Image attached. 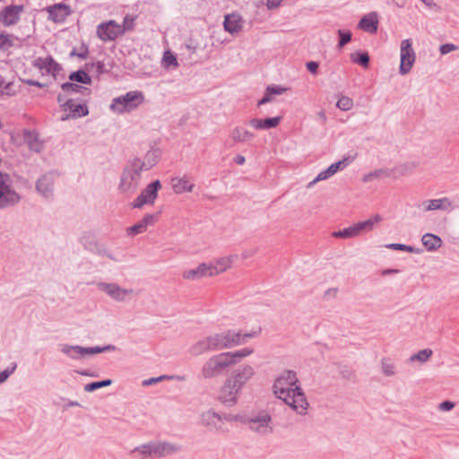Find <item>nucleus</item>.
<instances>
[{"label":"nucleus","mask_w":459,"mask_h":459,"mask_svg":"<svg viewBox=\"0 0 459 459\" xmlns=\"http://www.w3.org/2000/svg\"><path fill=\"white\" fill-rule=\"evenodd\" d=\"M273 394L298 413H306L308 403L294 372L284 371L276 378Z\"/></svg>","instance_id":"nucleus-1"},{"label":"nucleus","mask_w":459,"mask_h":459,"mask_svg":"<svg viewBox=\"0 0 459 459\" xmlns=\"http://www.w3.org/2000/svg\"><path fill=\"white\" fill-rule=\"evenodd\" d=\"M254 352V349L245 348L233 352H221L209 358L202 367V376L211 379L221 376L227 368L239 362Z\"/></svg>","instance_id":"nucleus-2"},{"label":"nucleus","mask_w":459,"mask_h":459,"mask_svg":"<svg viewBox=\"0 0 459 459\" xmlns=\"http://www.w3.org/2000/svg\"><path fill=\"white\" fill-rule=\"evenodd\" d=\"M251 334H242L235 331H228L221 333L212 334L206 339L200 341L195 347L194 352L200 354L209 351H217L243 344L246 339Z\"/></svg>","instance_id":"nucleus-3"},{"label":"nucleus","mask_w":459,"mask_h":459,"mask_svg":"<svg viewBox=\"0 0 459 459\" xmlns=\"http://www.w3.org/2000/svg\"><path fill=\"white\" fill-rule=\"evenodd\" d=\"M144 100L145 97L142 91H128L125 95L114 99L110 109L118 114L131 112L142 105Z\"/></svg>","instance_id":"nucleus-4"},{"label":"nucleus","mask_w":459,"mask_h":459,"mask_svg":"<svg viewBox=\"0 0 459 459\" xmlns=\"http://www.w3.org/2000/svg\"><path fill=\"white\" fill-rule=\"evenodd\" d=\"M143 170L132 160L123 170L118 189L123 193L134 192L138 187Z\"/></svg>","instance_id":"nucleus-5"},{"label":"nucleus","mask_w":459,"mask_h":459,"mask_svg":"<svg viewBox=\"0 0 459 459\" xmlns=\"http://www.w3.org/2000/svg\"><path fill=\"white\" fill-rule=\"evenodd\" d=\"M162 185L160 180L148 184L140 195L131 204L133 208L142 209L144 205H153L158 198V193Z\"/></svg>","instance_id":"nucleus-6"},{"label":"nucleus","mask_w":459,"mask_h":459,"mask_svg":"<svg viewBox=\"0 0 459 459\" xmlns=\"http://www.w3.org/2000/svg\"><path fill=\"white\" fill-rule=\"evenodd\" d=\"M178 449L177 446L169 443H149L137 447L135 451L144 456L162 457L178 451Z\"/></svg>","instance_id":"nucleus-7"},{"label":"nucleus","mask_w":459,"mask_h":459,"mask_svg":"<svg viewBox=\"0 0 459 459\" xmlns=\"http://www.w3.org/2000/svg\"><path fill=\"white\" fill-rule=\"evenodd\" d=\"M415 53L411 39H403L401 42V64L399 72L401 74H408L415 62Z\"/></svg>","instance_id":"nucleus-8"},{"label":"nucleus","mask_w":459,"mask_h":459,"mask_svg":"<svg viewBox=\"0 0 459 459\" xmlns=\"http://www.w3.org/2000/svg\"><path fill=\"white\" fill-rule=\"evenodd\" d=\"M19 200V195L10 187L8 176L0 173V208L14 204Z\"/></svg>","instance_id":"nucleus-9"},{"label":"nucleus","mask_w":459,"mask_h":459,"mask_svg":"<svg viewBox=\"0 0 459 459\" xmlns=\"http://www.w3.org/2000/svg\"><path fill=\"white\" fill-rule=\"evenodd\" d=\"M239 391L238 385L234 384L233 380L228 377L219 391L218 399L223 403L233 405L237 402Z\"/></svg>","instance_id":"nucleus-10"},{"label":"nucleus","mask_w":459,"mask_h":459,"mask_svg":"<svg viewBox=\"0 0 459 459\" xmlns=\"http://www.w3.org/2000/svg\"><path fill=\"white\" fill-rule=\"evenodd\" d=\"M123 34V29L120 24L115 21L102 22L97 27V36L103 41H110L116 39Z\"/></svg>","instance_id":"nucleus-11"},{"label":"nucleus","mask_w":459,"mask_h":459,"mask_svg":"<svg viewBox=\"0 0 459 459\" xmlns=\"http://www.w3.org/2000/svg\"><path fill=\"white\" fill-rule=\"evenodd\" d=\"M109 349V346L105 348H83L81 346H70L65 344L62 346L61 351L72 359H80L87 355L100 353Z\"/></svg>","instance_id":"nucleus-12"},{"label":"nucleus","mask_w":459,"mask_h":459,"mask_svg":"<svg viewBox=\"0 0 459 459\" xmlns=\"http://www.w3.org/2000/svg\"><path fill=\"white\" fill-rule=\"evenodd\" d=\"M160 212L147 213L134 225L129 227L127 234L135 236L145 232L149 227L153 226L159 220Z\"/></svg>","instance_id":"nucleus-13"},{"label":"nucleus","mask_w":459,"mask_h":459,"mask_svg":"<svg viewBox=\"0 0 459 459\" xmlns=\"http://www.w3.org/2000/svg\"><path fill=\"white\" fill-rule=\"evenodd\" d=\"M182 277L186 281H198L205 277H212L210 264L202 263L195 268L186 269L183 272Z\"/></svg>","instance_id":"nucleus-14"},{"label":"nucleus","mask_w":459,"mask_h":459,"mask_svg":"<svg viewBox=\"0 0 459 459\" xmlns=\"http://www.w3.org/2000/svg\"><path fill=\"white\" fill-rule=\"evenodd\" d=\"M48 19L58 23L63 22L71 13V9L65 4H56L48 6L47 9Z\"/></svg>","instance_id":"nucleus-15"},{"label":"nucleus","mask_w":459,"mask_h":459,"mask_svg":"<svg viewBox=\"0 0 459 459\" xmlns=\"http://www.w3.org/2000/svg\"><path fill=\"white\" fill-rule=\"evenodd\" d=\"M99 286L102 291L106 292L108 296L117 301L125 300L133 292L132 290L122 289L117 284L101 283Z\"/></svg>","instance_id":"nucleus-16"},{"label":"nucleus","mask_w":459,"mask_h":459,"mask_svg":"<svg viewBox=\"0 0 459 459\" xmlns=\"http://www.w3.org/2000/svg\"><path fill=\"white\" fill-rule=\"evenodd\" d=\"M170 184L173 192L177 195L191 193L195 187V184L186 176L173 178Z\"/></svg>","instance_id":"nucleus-17"},{"label":"nucleus","mask_w":459,"mask_h":459,"mask_svg":"<svg viewBox=\"0 0 459 459\" xmlns=\"http://www.w3.org/2000/svg\"><path fill=\"white\" fill-rule=\"evenodd\" d=\"M420 208L424 212L436 210H450L453 208V202L447 197L426 200L421 203Z\"/></svg>","instance_id":"nucleus-18"},{"label":"nucleus","mask_w":459,"mask_h":459,"mask_svg":"<svg viewBox=\"0 0 459 459\" xmlns=\"http://www.w3.org/2000/svg\"><path fill=\"white\" fill-rule=\"evenodd\" d=\"M254 374L255 371L253 368L245 366L238 368L229 377L233 380L234 384L238 385V387L241 389L242 386L254 376Z\"/></svg>","instance_id":"nucleus-19"},{"label":"nucleus","mask_w":459,"mask_h":459,"mask_svg":"<svg viewBox=\"0 0 459 459\" xmlns=\"http://www.w3.org/2000/svg\"><path fill=\"white\" fill-rule=\"evenodd\" d=\"M22 11L21 7L18 6H7L5 7L0 15V21L4 26H11L15 24L20 16Z\"/></svg>","instance_id":"nucleus-20"},{"label":"nucleus","mask_w":459,"mask_h":459,"mask_svg":"<svg viewBox=\"0 0 459 459\" xmlns=\"http://www.w3.org/2000/svg\"><path fill=\"white\" fill-rule=\"evenodd\" d=\"M382 218L380 215H374L364 221H359L352 225L355 237L371 231L374 227L381 221Z\"/></svg>","instance_id":"nucleus-21"},{"label":"nucleus","mask_w":459,"mask_h":459,"mask_svg":"<svg viewBox=\"0 0 459 459\" xmlns=\"http://www.w3.org/2000/svg\"><path fill=\"white\" fill-rule=\"evenodd\" d=\"M234 262V256L221 257L213 262L209 263L212 276L218 275L230 269Z\"/></svg>","instance_id":"nucleus-22"},{"label":"nucleus","mask_w":459,"mask_h":459,"mask_svg":"<svg viewBox=\"0 0 459 459\" xmlns=\"http://www.w3.org/2000/svg\"><path fill=\"white\" fill-rule=\"evenodd\" d=\"M223 26L229 33L237 34L242 30L243 21L237 13L228 14L224 18Z\"/></svg>","instance_id":"nucleus-23"},{"label":"nucleus","mask_w":459,"mask_h":459,"mask_svg":"<svg viewBox=\"0 0 459 459\" xmlns=\"http://www.w3.org/2000/svg\"><path fill=\"white\" fill-rule=\"evenodd\" d=\"M134 165L140 167L143 171L151 169L159 160V153L156 150H151L146 152L144 159H134Z\"/></svg>","instance_id":"nucleus-24"},{"label":"nucleus","mask_w":459,"mask_h":459,"mask_svg":"<svg viewBox=\"0 0 459 459\" xmlns=\"http://www.w3.org/2000/svg\"><path fill=\"white\" fill-rule=\"evenodd\" d=\"M346 166L345 160H340L336 163H333L325 170L321 171L316 178L309 184L312 186L319 181L325 180L333 176L339 170H342Z\"/></svg>","instance_id":"nucleus-25"},{"label":"nucleus","mask_w":459,"mask_h":459,"mask_svg":"<svg viewBox=\"0 0 459 459\" xmlns=\"http://www.w3.org/2000/svg\"><path fill=\"white\" fill-rule=\"evenodd\" d=\"M230 135L234 142L247 143L254 138L255 131L251 132L247 125L239 126L232 130Z\"/></svg>","instance_id":"nucleus-26"},{"label":"nucleus","mask_w":459,"mask_h":459,"mask_svg":"<svg viewBox=\"0 0 459 459\" xmlns=\"http://www.w3.org/2000/svg\"><path fill=\"white\" fill-rule=\"evenodd\" d=\"M359 28L363 30L375 33L377 30L378 19L377 13H369L365 15L359 22Z\"/></svg>","instance_id":"nucleus-27"},{"label":"nucleus","mask_w":459,"mask_h":459,"mask_svg":"<svg viewBox=\"0 0 459 459\" xmlns=\"http://www.w3.org/2000/svg\"><path fill=\"white\" fill-rule=\"evenodd\" d=\"M202 423L207 427L222 429L223 421L214 411H208L202 414Z\"/></svg>","instance_id":"nucleus-28"},{"label":"nucleus","mask_w":459,"mask_h":459,"mask_svg":"<svg viewBox=\"0 0 459 459\" xmlns=\"http://www.w3.org/2000/svg\"><path fill=\"white\" fill-rule=\"evenodd\" d=\"M423 246L430 251L436 250L439 248L442 245V240L439 237L431 234V233H426L422 236L421 238Z\"/></svg>","instance_id":"nucleus-29"},{"label":"nucleus","mask_w":459,"mask_h":459,"mask_svg":"<svg viewBox=\"0 0 459 459\" xmlns=\"http://www.w3.org/2000/svg\"><path fill=\"white\" fill-rule=\"evenodd\" d=\"M286 91V89L281 86H269L266 88L264 97L260 100V105L270 102L274 100V96L281 95Z\"/></svg>","instance_id":"nucleus-30"},{"label":"nucleus","mask_w":459,"mask_h":459,"mask_svg":"<svg viewBox=\"0 0 459 459\" xmlns=\"http://www.w3.org/2000/svg\"><path fill=\"white\" fill-rule=\"evenodd\" d=\"M273 431L272 419L268 413L260 414V434H269Z\"/></svg>","instance_id":"nucleus-31"},{"label":"nucleus","mask_w":459,"mask_h":459,"mask_svg":"<svg viewBox=\"0 0 459 459\" xmlns=\"http://www.w3.org/2000/svg\"><path fill=\"white\" fill-rule=\"evenodd\" d=\"M53 184V176L52 175H47L42 177L37 184V188L39 191L42 192L43 195H47L48 192L50 190V186Z\"/></svg>","instance_id":"nucleus-32"},{"label":"nucleus","mask_w":459,"mask_h":459,"mask_svg":"<svg viewBox=\"0 0 459 459\" xmlns=\"http://www.w3.org/2000/svg\"><path fill=\"white\" fill-rule=\"evenodd\" d=\"M432 351L430 349H424L413 354L410 357V361H420V363H424L428 361L432 356Z\"/></svg>","instance_id":"nucleus-33"},{"label":"nucleus","mask_w":459,"mask_h":459,"mask_svg":"<svg viewBox=\"0 0 459 459\" xmlns=\"http://www.w3.org/2000/svg\"><path fill=\"white\" fill-rule=\"evenodd\" d=\"M25 141L31 150L39 152L41 149V143L39 142L38 137L34 133L27 132L25 134Z\"/></svg>","instance_id":"nucleus-34"},{"label":"nucleus","mask_w":459,"mask_h":459,"mask_svg":"<svg viewBox=\"0 0 459 459\" xmlns=\"http://www.w3.org/2000/svg\"><path fill=\"white\" fill-rule=\"evenodd\" d=\"M74 117H82L87 115L88 109L87 107L81 104H75L72 101L66 103Z\"/></svg>","instance_id":"nucleus-35"},{"label":"nucleus","mask_w":459,"mask_h":459,"mask_svg":"<svg viewBox=\"0 0 459 459\" xmlns=\"http://www.w3.org/2000/svg\"><path fill=\"white\" fill-rule=\"evenodd\" d=\"M282 117H274L270 118L260 119V129H270L279 126Z\"/></svg>","instance_id":"nucleus-36"},{"label":"nucleus","mask_w":459,"mask_h":459,"mask_svg":"<svg viewBox=\"0 0 459 459\" xmlns=\"http://www.w3.org/2000/svg\"><path fill=\"white\" fill-rule=\"evenodd\" d=\"M382 371L385 376H394L395 374V365L389 359H383L381 360Z\"/></svg>","instance_id":"nucleus-37"},{"label":"nucleus","mask_w":459,"mask_h":459,"mask_svg":"<svg viewBox=\"0 0 459 459\" xmlns=\"http://www.w3.org/2000/svg\"><path fill=\"white\" fill-rule=\"evenodd\" d=\"M351 59L353 63L359 64L363 67H368L369 62V56L367 53L351 54Z\"/></svg>","instance_id":"nucleus-38"},{"label":"nucleus","mask_w":459,"mask_h":459,"mask_svg":"<svg viewBox=\"0 0 459 459\" xmlns=\"http://www.w3.org/2000/svg\"><path fill=\"white\" fill-rule=\"evenodd\" d=\"M332 236L333 238H355V234H354V231H353L352 225L348 227V228H346V229H343L342 230L333 232Z\"/></svg>","instance_id":"nucleus-39"},{"label":"nucleus","mask_w":459,"mask_h":459,"mask_svg":"<svg viewBox=\"0 0 459 459\" xmlns=\"http://www.w3.org/2000/svg\"><path fill=\"white\" fill-rule=\"evenodd\" d=\"M135 19H136V16L134 15H131V14H127L125 18H124V21H123V23L120 24V28L123 29V34L126 32V31H128V30H131L134 29V22H135Z\"/></svg>","instance_id":"nucleus-40"},{"label":"nucleus","mask_w":459,"mask_h":459,"mask_svg":"<svg viewBox=\"0 0 459 459\" xmlns=\"http://www.w3.org/2000/svg\"><path fill=\"white\" fill-rule=\"evenodd\" d=\"M70 80L86 83V84L91 82L90 76L83 71H78V72L73 73L70 75Z\"/></svg>","instance_id":"nucleus-41"},{"label":"nucleus","mask_w":459,"mask_h":459,"mask_svg":"<svg viewBox=\"0 0 459 459\" xmlns=\"http://www.w3.org/2000/svg\"><path fill=\"white\" fill-rule=\"evenodd\" d=\"M111 383H112V381L110 379H107V380H103V381H100V382H93V383L86 385L84 386V390L86 392H93L98 388L110 385Z\"/></svg>","instance_id":"nucleus-42"},{"label":"nucleus","mask_w":459,"mask_h":459,"mask_svg":"<svg viewBox=\"0 0 459 459\" xmlns=\"http://www.w3.org/2000/svg\"><path fill=\"white\" fill-rule=\"evenodd\" d=\"M337 107L344 111L350 110L353 106V101L351 98L342 96L337 101Z\"/></svg>","instance_id":"nucleus-43"},{"label":"nucleus","mask_w":459,"mask_h":459,"mask_svg":"<svg viewBox=\"0 0 459 459\" xmlns=\"http://www.w3.org/2000/svg\"><path fill=\"white\" fill-rule=\"evenodd\" d=\"M162 60H163V63L166 67H169V66L177 67L178 66V61H177L176 56L173 55L172 52H170V51H166L164 53Z\"/></svg>","instance_id":"nucleus-44"},{"label":"nucleus","mask_w":459,"mask_h":459,"mask_svg":"<svg viewBox=\"0 0 459 459\" xmlns=\"http://www.w3.org/2000/svg\"><path fill=\"white\" fill-rule=\"evenodd\" d=\"M338 33L340 36L339 47L342 48L351 40V33L350 31H343L341 30L338 31Z\"/></svg>","instance_id":"nucleus-45"},{"label":"nucleus","mask_w":459,"mask_h":459,"mask_svg":"<svg viewBox=\"0 0 459 459\" xmlns=\"http://www.w3.org/2000/svg\"><path fill=\"white\" fill-rule=\"evenodd\" d=\"M88 55V48L86 46L82 45L78 50L74 49L71 52L72 56H78L80 58H85Z\"/></svg>","instance_id":"nucleus-46"},{"label":"nucleus","mask_w":459,"mask_h":459,"mask_svg":"<svg viewBox=\"0 0 459 459\" xmlns=\"http://www.w3.org/2000/svg\"><path fill=\"white\" fill-rule=\"evenodd\" d=\"M457 49H458V47L452 43L441 45L439 48L440 53L442 55H446V54H448L452 51L457 50Z\"/></svg>","instance_id":"nucleus-47"},{"label":"nucleus","mask_w":459,"mask_h":459,"mask_svg":"<svg viewBox=\"0 0 459 459\" xmlns=\"http://www.w3.org/2000/svg\"><path fill=\"white\" fill-rule=\"evenodd\" d=\"M455 403L451 401H445L439 403L438 409L441 411H450L455 408Z\"/></svg>","instance_id":"nucleus-48"},{"label":"nucleus","mask_w":459,"mask_h":459,"mask_svg":"<svg viewBox=\"0 0 459 459\" xmlns=\"http://www.w3.org/2000/svg\"><path fill=\"white\" fill-rule=\"evenodd\" d=\"M15 367H13L10 369H5L3 372L0 373V384L4 382L9 376L14 371Z\"/></svg>","instance_id":"nucleus-49"},{"label":"nucleus","mask_w":459,"mask_h":459,"mask_svg":"<svg viewBox=\"0 0 459 459\" xmlns=\"http://www.w3.org/2000/svg\"><path fill=\"white\" fill-rule=\"evenodd\" d=\"M387 247L389 248H392V249H396V250H408V251H411V247L406 246V245H403V244H390L387 246Z\"/></svg>","instance_id":"nucleus-50"},{"label":"nucleus","mask_w":459,"mask_h":459,"mask_svg":"<svg viewBox=\"0 0 459 459\" xmlns=\"http://www.w3.org/2000/svg\"><path fill=\"white\" fill-rule=\"evenodd\" d=\"M307 70L312 73V74H316L317 73V69H318V64L316 62H314V61H310V62H307V65H306Z\"/></svg>","instance_id":"nucleus-51"},{"label":"nucleus","mask_w":459,"mask_h":459,"mask_svg":"<svg viewBox=\"0 0 459 459\" xmlns=\"http://www.w3.org/2000/svg\"><path fill=\"white\" fill-rule=\"evenodd\" d=\"M11 39L9 35L0 33V48H3L6 45H10Z\"/></svg>","instance_id":"nucleus-52"},{"label":"nucleus","mask_w":459,"mask_h":459,"mask_svg":"<svg viewBox=\"0 0 459 459\" xmlns=\"http://www.w3.org/2000/svg\"><path fill=\"white\" fill-rule=\"evenodd\" d=\"M282 0H267V6L268 8L272 9V8H276L278 7L281 3Z\"/></svg>","instance_id":"nucleus-53"},{"label":"nucleus","mask_w":459,"mask_h":459,"mask_svg":"<svg viewBox=\"0 0 459 459\" xmlns=\"http://www.w3.org/2000/svg\"><path fill=\"white\" fill-rule=\"evenodd\" d=\"M167 377L163 376V377H158V378H151L149 380H145L143 382L144 385H151V384H153V383H157L158 381L163 379V378H166Z\"/></svg>","instance_id":"nucleus-54"},{"label":"nucleus","mask_w":459,"mask_h":459,"mask_svg":"<svg viewBox=\"0 0 459 459\" xmlns=\"http://www.w3.org/2000/svg\"><path fill=\"white\" fill-rule=\"evenodd\" d=\"M234 160L237 164L242 165L245 162V157L241 156V155H238L237 157H235Z\"/></svg>","instance_id":"nucleus-55"},{"label":"nucleus","mask_w":459,"mask_h":459,"mask_svg":"<svg viewBox=\"0 0 459 459\" xmlns=\"http://www.w3.org/2000/svg\"><path fill=\"white\" fill-rule=\"evenodd\" d=\"M250 126H252L254 128V130L255 131L256 129H258V122L255 121V120H253L251 123H250Z\"/></svg>","instance_id":"nucleus-56"},{"label":"nucleus","mask_w":459,"mask_h":459,"mask_svg":"<svg viewBox=\"0 0 459 459\" xmlns=\"http://www.w3.org/2000/svg\"><path fill=\"white\" fill-rule=\"evenodd\" d=\"M420 1L423 2L428 6H432L434 4L432 0H420Z\"/></svg>","instance_id":"nucleus-57"},{"label":"nucleus","mask_w":459,"mask_h":459,"mask_svg":"<svg viewBox=\"0 0 459 459\" xmlns=\"http://www.w3.org/2000/svg\"><path fill=\"white\" fill-rule=\"evenodd\" d=\"M28 84L35 85V86H38V87L41 86V84L39 82H34V81H28Z\"/></svg>","instance_id":"nucleus-58"},{"label":"nucleus","mask_w":459,"mask_h":459,"mask_svg":"<svg viewBox=\"0 0 459 459\" xmlns=\"http://www.w3.org/2000/svg\"><path fill=\"white\" fill-rule=\"evenodd\" d=\"M397 273V270H388V271H385L383 273Z\"/></svg>","instance_id":"nucleus-59"},{"label":"nucleus","mask_w":459,"mask_h":459,"mask_svg":"<svg viewBox=\"0 0 459 459\" xmlns=\"http://www.w3.org/2000/svg\"><path fill=\"white\" fill-rule=\"evenodd\" d=\"M98 66H99V68H101L102 67V64L98 63Z\"/></svg>","instance_id":"nucleus-60"}]
</instances>
